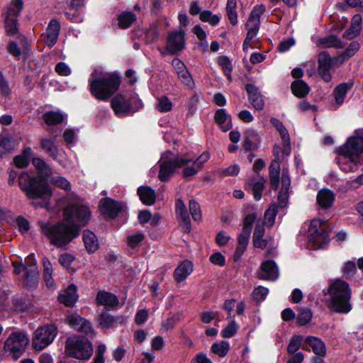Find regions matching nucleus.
<instances>
[{
	"instance_id": "62",
	"label": "nucleus",
	"mask_w": 363,
	"mask_h": 363,
	"mask_svg": "<svg viewBox=\"0 0 363 363\" xmlns=\"http://www.w3.org/2000/svg\"><path fill=\"white\" fill-rule=\"evenodd\" d=\"M238 329V326L235 322V320H232L231 322L221 331V335L224 338H230L233 337Z\"/></svg>"
},
{
	"instance_id": "31",
	"label": "nucleus",
	"mask_w": 363,
	"mask_h": 363,
	"mask_svg": "<svg viewBox=\"0 0 363 363\" xmlns=\"http://www.w3.org/2000/svg\"><path fill=\"white\" fill-rule=\"evenodd\" d=\"M96 302L99 305H103L107 308H114L117 306L119 303L116 296L106 291H100L98 292Z\"/></svg>"
},
{
	"instance_id": "42",
	"label": "nucleus",
	"mask_w": 363,
	"mask_h": 363,
	"mask_svg": "<svg viewBox=\"0 0 363 363\" xmlns=\"http://www.w3.org/2000/svg\"><path fill=\"white\" fill-rule=\"evenodd\" d=\"M349 89L350 86L345 83L340 84L335 88L333 91V96L337 105L336 108L339 107L344 103Z\"/></svg>"
},
{
	"instance_id": "46",
	"label": "nucleus",
	"mask_w": 363,
	"mask_h": 363,
	"mask_svg": "<svg viewBox=\"0 0 363 363\" xmlns=\"http://www.w3.org/2000/svg\"><path fill=\"white\" fill-rule=\"evenodd\" d=\"M136 20V16L133 12L124 11L118 16V24L121 28H129Z\"/></svg>"
},
{
	"instance_id": "38",
	"label": "nucleus",
	"mask_w": 363,
	"mask_h": 363,
	"mask_svg": "<svg viewBox=\"0 0 363 363\" xmlns=\"http://www.w3.org/2000/svg\"><path fill=\"white\" fill-rule=\"evenodd\" d=\"M280 167L277 160H273L269 166V179L272 189L277 190L279 184Z\"/></svg>"
},
{
	"instance_id": "53",
	"label": "nucleus",
	"mask_w": 363,
	"mask_h": 363,
	"mask_svg": "<svg viewBox=\"0 0 363 363\" xmlns=\"http://www.w3.org/2000/svg\"><path fill=\"white\" fill-rule=\"evenodd\" d=\"M200 20L203 22H208L212 26H216L220 21V16L213 14L208 10L203 11L200 13Z\"/></svg>"
},
{
	"instance_id": "37",
	"label": "nucleus",
	"mask_w": 363,
	"mask_h": 363,
	"mask_svg": "<svg viewBox=\"0 0 363 363\" xmlns=\"http://www.w3.org/2000/svg\"><path fill=\"white\" fill-rule=\"evenodd\" d=\"M66 115L62 111H47L43 114V119L49 126L60 124L65 119Z\"/></svg>"
},
{
	"instance_id": "22",
	"label": "nucleus",
	"mask_w": 363,
	"mask_h": 363,
	"mask_svg": "<svg viewBox=\"0 0 363 363\" xmlns=\"http://www.w3.org/2000/svg\"><path fill=\"white\" fill-rule=\"evenodd\" d=\"M246 91L248 94V99L256 110H262L264 108V102L257 87L253 84L246 85Z\"/></svg>"
},
{
	"instance_id": "30",
	"label": "nucleus",
	"mask_w": 363,
	"mask_h": 363,
	"mask_svg": "<svg viewBox=\"0 0 363 363\" xmlns=\"http://www.w3.org/2000/svg\"><path fill=\"white\" fill-rule=\"evenodd\" d=\"M193 271V264L189 260H184L175 269L174 277L177 281L185 280Z\"/></svg>"
},
{
	"instance_id": "35",
	"label": "nucleus",
	"mask_w": 363,
	"mask_h": 363,
	"mask_svg": "<svg viewBox=\"0 0 363 363\" xmlns=\"http://www.w3.org/2000/svg\"><path fill=\"white\" fill-rule=\"evenodd\" d=\"M83 241L89 252H94L98 250V240L93 232L84 230L83 233Z\"/></svg>"
},
{
	"instance_id": "27",
	"label": "nucleus",
	"mask_w": 363,
	"mask_h": 363,
	"mask_svg": "<svg viewBox=\"0 0 363 363\" xmlns=\"http://www.w3.org/2000/svg\"><path fill=\"white\" fill-rule=\"evenodd\" d=\"M281 189L279 194L278 199L279 202V205L281 207H284L286 206V201L288 198V191L291 185V179L289 177V174L288 170L283 169L281 177Z\"/></svg>"
},
{
	"instance_id": "56",
	"label": "nucleus",
	"mask_w": 363,
	"mask_h": 363,
	"mask_svg": "<svg viewBox=\"0 0 363 363\" xmlns=\"http://www.w3.org/2000/svg\"><path fill=\"white\" fill-rule=\"evenodd\" d=\"M229 349V343L226 341H221L218 343H213L211 346L212 352L222 357L227 354Z\"/></svg>"
},
{
	"instance_id": "55",
	"label": "nucleus",
	"mask_w": 363,
	"mask_h": 363,
	"mask_svg": "<svg viewBox=\"0 0 363 363\" xmlns=\"http://www.w3.org/2000/svg\"><path fill=\"white\" fill-rule=\"evenodd\" d=\"M51 184L61 189H63L66 191L71 190V183L64 177L62 176H55L52 177L50 179Z\"/></svg>"
},
{
	"instance_id": "24",
	"label": "nucleus",
	"mask_w": 363,
	"mask_h": 363,
	"mask_svg": "<svg viewBox=\"0 0 363 363\" xmlns=\"http://www.w3.org/2000/svg\"><path fill=\"white\" fill-rule=\"evenodd\" d=\"M98 320L104 329H108L122 324L125 321V318L123 316H113L106 312H103L99 315Z\"/></svg>"
},
{
	"instance_id": "64",
	"label": "nucleus",
	"mask_w": 363,
	"mask_h": 363,
	"mask_svg": "<svg viewBox=\"0 0 363 363\" xmlns=\"http://www.w3.org/2000/svg\"><path fill=\"white\" fill-rule=\"evenodd\" d=\"M240 172V167L238 164H234L228 167L221 168L219 170V173L223 177L235 176L238 175Z\"/></svg>"
},
{
	"instance_id": "21",
	"label": "nucleus",
	"mask_w": 363,
	"mask_h": 363,
	"mask_svg": "<svg viewBox=\"0 0 363 363\" xmlns=\"http://www.w3.org/2000/svg\"><path fill=\"white\" fill-rule=\"evenodd\" d=\"M265 10L266 8L264 4H259L255 6L252 10L246 23V28L259 30L260 16L264 13Z\"/></svg>"
},
{
	"instance_id": "60",
	"label": "nucleus",
	"mask_w": 363,
	"mask_h": 363,
	"mask_svg": "<svg viewBox=\"0 0 363 363\" xmlns=\"http://www.w3.org/2000/svg\"><path fill=\"white\" fill-rule=\"evenodd\" d=\"M302 343V337L300 335H294L287 347V352L289 354L296 353L301 347Z\"/></svg>"
},
{
	"instance_id": "32",
	"label": "nucleus",
	"mask_w": 363,
	"mask_h": 363,
	"mask_svg": "<svg viewBox=\"0 0 363 363\" xmlns=\"http://www.w3.org/2000/svg\"><path fill=\"white\" fill-rule=\"evenodd\" d=\"M335 200V195L328 189L320 190L317 194V203L322 208H328L332 206Z\"/></svg>"
},
{
	"instance_id": "33",
	"label": "nucleus",
	"mask_w": 363,
	"mask_h": 363,
	"mask_svg": "<svg viewBox=\"0 0 363 363\" xmlns=\"http://www.w3.org/2000/svg\"><path fill=\"white\" fill-rule=\"evenodd\" d=\"M43 279L48 288L54 289L55 288V281L52 278V266L47 257L43 258Z\"/></svg>"
},
{
	"instance_id": "26",
	"label": "nucleus",
	"mask_w": 363,
	"mask_h": 363,
	"mask_svg": "<svg viewBox=\"0 0 363 363\" xmlns=\"http://www.w3.org/2000/svg\"><path fill=\"white\" fill-rule=\"evenodd\" d=\"M77 299V289L73 284L69 285L65 290L62 291L58 296L59 301L66 306H72Z\"/></svg>"
},
{
	"instance_id": "44",
	"label": "nucleus",
	"mask_w": 363,
	"mask_h": 363,
	"mask_svg": "<svg viewBox=\"0 0 363 363\" xmlns=\"http://www.w3.org/2000/svg\"><path fill=\"white\" fill-rule=\"evenodd\" d=\"M293 94L298 98L306 96L310 90L308 85L303 80H296L291 84Z\"/></svg>"
},
{
	"instance_id": "48",
	"label": "nucleus",
	"mask_w": 363,
	"mask_h": 363,
	"mask_svg": "<svg viewBox=\"0 0 363 363\" xmlns=\"http://www.w3.org/2000/svg\"><path fill=\"white\" fill-rule=\"evenodd\" d=\"M319 43L325 48H342L344 47L342 40L333 35L320 38Z\"/></svg>"
},
{
	"instance_id": "36",
	"label": "nucleus",
	"mask_w": 363,
	"mask_h": 363,
	"mask_svg": "<svg viewBox=\"0 0 363 363\" xmlns=\"http://www.w3.org/2000/svg\"><path fill=\"white\" fill-rule=\"evenodd\" d=\"M265 180L261 177H254L250 179L249 185L252 188L254 198L256 201L261 199L264 188Z\"/></svg>"
},
{
	"instance_id": "8",
	"label": "nucleus",
	"mask_w": 363,
	"mask_h": 363,
	"mask_svg": "<svg viewBox=\"0 0 363 363\" xmlns=\"http://www.w3.org/2000/svg\"><path fill=\"white\" fill-rule=\"evenodd\" d=\"M65 352L69 357L79 359H88L92 354L93 348L87 340L74 336L67 340Z\"/></svg>"
},
{
	"instance_id": "9",
	"label": "nucleus",
	"mask_w": 363,
	"mask_h": 363,
	"mask_svg": "<svg viewBox=\"0 0 363 363\" xmlns=\"http://www.w3.org/2000/svg\"><path fill=\"white\" fill-rule=\"evenodd\" d=\"M28 342L29 339L25 333L13 332L6 340L4 349L12 359L16 360L23 354Z\"/></svg>"
},
{
	"instance_id": "10",
	"label": "nucleus",
	"mask_w": 363,
	"mask_h": 363,
	"mask_svg": "<svg viewBox=\"0 0 363 363\" xmlns=\"http://www.w3.org/2000/svg\"><path fill=\"white\" fill-rule=\"evenodd\" d=\"M57 334L54 325H45L39 327L34 333L33 346L37 350H41L52 343Z\"/></svg>"
},
{
	"instance_id": "4",
	"label": "nucleus",
	"mask_w": 363,
	"mask_h": 363,
	"mask_svg": "<svg viewBox=\"0 0 363 363\" xmlns=\"http://www.w3.org/2000/svg\"><path fill=\"white\" fill-rule=\"evenodd\" d=\"M120 84L121 78L114 73H104L98 77L93 73L89 79L90 92L100 101L109 99L118 90Z\"/></svg>"
},
{
	"instance_id": "25",
	"label": "nucleus",
	"mask_w": 363,
	"mask_h": 363,
	"mask_svg": "<svg viewBox=\"0 0 363 363\" xmlns=\"http://www.w3.org/2000/svg\"><path fill=\"white\" fill-rule=\"evenodd\" d=\"M265 230L263 225L257 224L252 236V242L255 247L264 249L268 246L272 238L263 239Z\"/></svg>"
},
{
	"instance_id": "18",
	"label": "nucleus",
	"mask_w": 363,
	"mask_h": 363,
	"mask_svg": "<svg viewBox=\"0 0 363 363\" xmlns=\"http://www.w3.org/2000/svg\"><path fill=\"white\" fill-rule=\"evenodd\" d=\"M60 30V24L56 19H52L49 23L46 31L44 33V40L47 45L52 47L57 43Z\"/></svg>"
},
{
	"instance_id": "43",
	"label": "nucleus",
	"mask_w": 363,
	"mask_h": 363,
	"mask_svg": "<svg viewBox=\"0 0 363 363\" xmlns=\"http://www.w3.org/2000/svg\"><path fill=\"white\" fill-rule=\"evenodd\" d=\"M306 342L311 347L315 354L323 356L325 354V344L319 338L315 337H308L306 338Z\"/></svg>"
},
{
	"instance_id": "2",
	"label": "nucleus",
	"mask_w": 363,
	"mask_h": 363,
	"mask_svg": "<svg viewBox=\"0 0 363 363\" xmlns=\"http://www.w3.org/2000/svg\"><path fill=\"white\" fill-rule=\"evenodd\" d=\"M337 159L340 168L345 172H355L358 169L359 155L363 152V138L351 137L345 145L337 150Z\"/></svg>"
},
{
	"instance_id": "20",
	"label": "nucleus",
	"mask_w": 363,
	"mask_h": 363,
	"mask_svg": "<svg viewBox=\"0 0 363 363\" xmlns=\"http://www.w3.org/2000/svg\"><path fill=\"white\" fill-rule=\"evenodd\" d=\"M99 207L102 213L109 218L116 217L121 210V205L109 198L101 199Z\"/></svg>"
},
{
	"instance_id": "50",
	"label": "nucleus",
	"mask_w": 363,
	"mask_h": 363,
	"mask_svg": "<svg viewBox=\"0 0 363 363\" xmlns=\"http://www.w3.org/2000/svg\"><path fill=\"white\" fill-rule=\"evenodd\" d=\"M237 1L236 0H228L226 4V11L228 18L230 23L233 26L238 23V14L236 11Z\"/></svg>"
},
{
	"instance_id": "1",
	"label": "nucleus",
	"mask_w": 363,
	"mask_h": 363,
	"mask_svg": "<svg viewBox=\"0 0 363 363\" xmlns=\"http://www.w3.org/2000/svg\"><path fill=\"white\" fill-rule=\"evenodd\" d=\"M210 158L209 153L203 152L196 158H190L186 155L179 156L174 160H165L162 155L160 160L159 178L162 182L169 180L174 172L179 168H183L184 178L191 177L197 174L203 167V164Z\"/></svg>"
},
{
	"instance_id": "19",
	"label": "nucleus",
	"mask_w": 363,
	"mask_h": 363,
	"mask_svg": "<svg viewBox=\"0 0 363 363\" xmlns=\"http://www.w3.org/2000/svg\"><path fill=\"white\" fill-rule=\"evenodd\" d=\"M68 321L74 329L86 335L93 334L94 330L91 324L84 318L79 315H72L68 317Z\"/></svg>"
},
{
	"instance_id": "16",
	"label": "nucleus",
	"mask_w": 363,
	"mask_h": 363,
	"mask_svg": "<svg viewBox=\"0 0 363 363\" xmlns=\"http://www.w3.org/2000/svg\"><path fill=\"white\" fill-rule=\"evenodd\" d=\"M259 277L267 281L277 280L279 277V270L275 262L272 260L264 261L260 267Z\"/></svg>"
},
{
	"instance_id": "40",
	"label": "nucleus",
	"mask_w": 363,
	"mask_h": 363,
	"mask_svg": "<svg viewBox=\"0 0 363 363\" xmlns=\"http://www.w3.org/2000/svg\"><path fill=\"white\" fill-rule=\"evenodd\" d=\"M362 24V17L359 14H356L352 19L351 26L348 30H347L343 36L347 38H352L357 35L360 30Z\"/></svg>"
},
{
	"instance_id": "23",
	"label": "nucleus",
	"mask_w": 363,
	"mask_h": 363,
	"mask_svg": "<svg viewBox=\"0 0 363 363\" xmlns=\"http://www.w3.org/2000/svg\"><path fill=\"white\" fill-rule=\"evenodd\" d=\"M48 131L53 135V139L43 138L40 140V145L43 150L53 160H57L58 157V149L55 144V140L58 136V133L54 134L52 128H49Z\"/></svg>"
},
{
	"instance_id": "28",
	"label": "nucleus",
	"mask_w": 363,
	"mask_h": 363,
	"mask_svg": "<svg viewBox=\"0 0 363 363\" xmlns=\"http://www.w3.org/2000/svg\"><path fill=\"white\" fill-rule=\"evenodd\" d=\"M251 233L248 229L242 230L238 236V245L235 252V259H239L247 249Z\"/></svg>"
},
{
	"instance_id": "15",
	"label": "nucleus",
	"mask_w": 363,
	"mask_h": 363,
	"mask_svg": "<svg viewBox=\"0 0 363 363\" xmlns=\"http://www.w3.org/2000/svg\"><path fill=\"white\" fill-rule=\"evenodd\" d=\"M318 71L319 74L325 82H330L332 79V76L330 73V69L333 62V60L330 57V55L327 52H321L318 55Z\"/></svg>"
},
{
	"instance_id": "14",
	"label": "nucleus",
	"mask_w": 363,
	"mask_h": 363,
	"mask_svg": "<svg viewBox=\"0 0 363 363\" xmlns=\"http://www.w3.org/2000/svg\"><path fill=\"white\" fill-rule=\"evenodd\" d=\"M184 32H174L167 37L166 50L171 54H176L184 48Z\"/></svg>"
},
{
	"instance_id": "41",
	"label": "nucleus",
	"mask_w": 363,
	"mask_h": 363,
	"mask_svg": "<svg viewBox=\"0 0 363 363\" xmlns=\"http://www.w3.org/2000/svg\"><path fill=\"white\" fill-rule=\"evenodd\" d=\"M359 48V43L357 42H352L340 55L333 60L334 63H342L344 61L353 56L357 52Z\"/></svg>"
},
{
	"instance_id": "57",
	"label": "nucleus",
	"mask_w": 363,
	"mask_h": 363,
	"mask_svg": "<svg viewBox=\"0 0 363 363\" xmlns=\"http://www.w3.org/2000/svg\"><path fill=\"white\" fill-rule=\"evenodd\" d=\"M13 140L9 138H5L0 135V157L5 155L13 149Z\"/></svg>"
},
{
	"instance_id": "52",
	"label": "nucleus",
	"mask_w": 363,
	"mask_h": 363,
	"mask_svg": "<svg viewBox=\"0 0 363 363\" xmlns=\"http://www.w3.org/2000/svg\"><path fill=\"white\" fill-rule=\"evenodd\" d=\"M277 131L279 133L284 144V151L286 155L291 153V140L286 127L282 124L278 128Z\"/></svg>"
},
{
	"instance_id": "29",
	"label": "nucleus",
	"mask_w": 363,
	"mask_h": 363,
	"mask_svg": "<svg viewBox=\"0 0 363 363\" xmlns=\"http://www.w3.org/2000/svg\"><path fill=\"white\" fill-rule=\"evenodd\" d=\"M23 284L28 287H36L39 280V273L35 264H31L22 275Z\"/></svg>"
},
{
	"instance_id": "54",
	"label": "nucleus",
	"mask_w": 363,
	"mask_h": 363,
	"mask_svg": "<svg viewBox=\"0 0 363 363\" xmlns=\"http://www.w3.org/2000/svg\"><path fill=\"white\" fill-rule=\"evenodd\" d=\"M218 65L222 67L225 75L230 81L232 80L231 72L233 70V65L230 59L226 56H221L218 59Z\"/></svg>"
},
{
	"instance_id": "11",
	"label": "nucleus",
	"mask_w": 363,
	"mask_h": 363,
	"mask_svg": "<svg viewBox=\"0 0 363 363\" xmlns=\"http://www.w3.org/2000/svg\"><path fill=\"white\" fill-rule=\"evenodd\" d=\"M23 9V0H12L8 6L5 18L6 32L8 35H13L17 33V18Z\"/></svg>"
},
{
	"instance_id": "17",
	"label": "nucleus",
	"mask_w": 363,
	"mask_h": 363,
	"mask_svg": "<svg viewBox=\"0 0 363 363\" xmlns=\"http://www.w3.org/2000/svg\"><path fill=\"white\" fill-rule=\"evenodd\" d=\"M176 214L179 220L182 230L185 233H189L191 229L190 218L184 202L181 199H177L176 201Z\"/></svg>"
},
{
	"instance_id": "51",
	"label": "nucleus",
	"mask_w": 363,
	"mask_h": 363,
	"mask_svg": "<svg viewBox=\"0 0 363 363\" xmlns=\"http://www.w3.org/2000/svg\"><path fill=\"white\" fill-rule=\"evenodd\" d=\"M182 315L175 313L172 316L164 320L161 324V330L165 332L173 329L176 325L181 320Z\"/></svg>"
},
{
	"instance_id": "59",
	"label": "nucleus",
	"mask_w": 363,
	"mask_h": 363,
	"mask_svg": "<svg viewBox=\"0 0 363 363\" xmlns=\"http://www.w3.org/2000/svg\"><path fill=\"white\" fill-rule=\"evenodd\" d=\"M312 318V312L308 308H301L297 316V321L300 325L309 323Z\"/></svg>"
},
{
	"instance_id": "12",
	"label": "nucleus",
	"mask_w": 363,
	"mask_h": 363,
	"mask_svg": "<svg viewBox=\"0 0 363 363\" xmlns=\"http://www.w3.org/2000/svg\"><path fill=\"white\" fill-rule=\"evenodd\" d=\"M318 225H320L319 220H313L309 228V241L314 245V249L323 248L329 240L328 233L322 228H318Z\"/></svg>"
},
{
	"instance_id": "39",
	"label": "nucleus",
	"mask_w": 363,
	"mask_h": 363,
	"mask_svg": "<svg viewBox=\"0 0 363 363\" xmlns=\"http://www.w3.org/2000/svg\"><path fill=\"white\" fill-rule=\"evenodd\" d=\"M33 156V151L30 147H25L21 155H17L13 159L14 164L19 167H26L30 162L31 157Z\"/></svg>"
},
{
	"instance_id": "61",
	"label": "nucleus",
	"mask_w": 363,
	"mask_h": 363,
	"mask_svg": "<svg viewBox=\"0 0 363 363\" xmlns=\"http://www.w3.org/2000/svg\"><path fill=\"white\" fill-rule=\"evenodd\" d=\"M157 108L160 112L169 111L172 108V103L167 96H162L158 99Z\"/></svg>"
},
{
	"instance_id": "49",
	"label": "nucleus",
	"mask_w": 363,
	"mask_h": 363,
	"mask_svg": "<svg viewBox=\"0 0 363 363\" xmlns=\"http://www.w3.org/2000/svg\"><path fill=\"white\" fill-rule=\"evenodd\" d=\"M145 235L141 232L132 233L128 235L126 242L128 247L135 249L140 245L145 240Z\"/></svg>"
},
{
	"instance_id": "58",
	"label": "nucleus",
	"mask_w": 363,
	"mask_h": 363,
	"mask_svg": "<svg viewBox=\"0 0 363 363\" xmlns=\"http://www.w3.org/2000/svg\"><path fill=\"white\" fill-rule=\"evenodd\" d=\"M190 213L194 220L199 222L201 220L202 215L199 204L194 200H190L189 203Z\"/></svg>"
},
{
	"instance_id": "13",
	"label": "nucleus",
	"mask_w": 363,
	"mask_h": 363,
	"mask_svg": "<svg viewBox=\"0 0 363 363\" xmlns=\"http://www.w3.org/2000/svg\"><path fill=\"white\" fill-rule=\"evenodd\" d=\"M111 107L117 116L132 114L138 111V108H133L129 99L122 94L114 96L111 102Z\"/></svg>"
},
{
	"instance_id": "45",
	"label": "nucleus",
	"mask_w": 363,
	"mask_h": 363,
	"mask_svg": "<svg viewBox=\"0 0 363 363\" xmlns=\"http://www.w3.org/2000/svg\"><path fill=\"white\" fill-rule=\"evenodd\" d=\"M33 164L38 170V173L45 177H50L52 174V169L45 161L40 157L33 158Z\"/></svg>"
},
{
	"instance_id": "34",
	"label": "nucleus",
	"mask_w": 363,
	"mask_h": 363,
	"mask_svg": "<svg viewBox=\"0 0 363 363\" xmlns=\"http://www.w3.org/2000/svg\"><path fill=\"white\" fill-rule=\"evenodd\" d=\"M138 194L141 201L145 205H152L155 202V192L149 186H140Z\"/></svg>"
},
{
	"instance_id": "6",
	"label": "nucleus",
	"mask_w": 363,
	"mask_h": 363,
	"mask_svg": "<svg viewBox=\"0 0 363 363\" xmlns=\"http://www.w3.org/2000/svg\"><path fill=\"white\" fill-rule=\"evenodd\" d=\"M18 184L28 199H46L51 196L47 182L41 177H32L23 172L18 177Z\"/></svg>"
},
{
	"instance_id": "63",
	"label": "nucleus",
	"mask_w": 363,
	"mask_h": 363,
	"mask_svg": "<svg viewBox=\"0 0 363 363\" xmlns=\"http://www.w3.org/2000/svg\"><path fill=\"white\" fill-rule=\"evenodd\" d=\"M177 76L184 84H185L189 88H193L194 82L186 68L183 69V71L178 74Z\"/></svg>"
},
{
	"instance_id": "5",
	"label": "nucleus",
	"mask_w": 363,
	"mask_h": 363,
	"mask_svg": "<svg viewBox=\"0 0 363 363\" xmlns=\"http://www.w3.org/2000/svg\"><path fill=\"white\" fill-rule=\"evenodd\" d=\"M41 228L50 242L57 247L66 245L78 235L76 228L65 220L56 224L43 223Z\"/></svg>"
},
{
	"instance_id": "47",
	"label": "nucleus",
	"mask_w": 363,
	"mask_h": 363,
	"mask_svg": "<svg viewBox=\"0 0 363 363\" xmlns=\"http://www.w3.org/2000/svg\"><path fill=\"white\" fill-rule=\"evenodd\" d=\"M230 116L226 112L225 109H218L215 113V121L220 125H223L225 130L230 128Z\"/></svg>"
},
{
	"instance_id": "7",
	"label": "nucleus",
	"mask_w": 363,
	"mask_h": 363,
	"mask_svg": "<svg viewBox=\"0 0 363 363\" xmlns=\"http://www.w3.org/2000/svg\"><path fill=\"white\" fill-rule=\"evenodd\" d=\"M91 214L89 206L76 198L73 203H68L65 208L63 219L78 231L80 227L88 223Z\"/></svg>"
},
{
	"instance_id": "3",
	"label": "nucleus",
	"mask_w": 363,
	"mask_h": 363,
	"mask_svg": "<svg viewBox=\"0 0 363 363\" xmlns=\"http://www.w3.org/2000/svg\"><path fill=\"white\" fill-rule=\"evenodd\" d=\"M328 294L330 309L342 314H347L352 310V306L350 302L352 291L346 281L337 279L330 284Z\"/></svg>"
}]
</instances>
